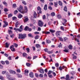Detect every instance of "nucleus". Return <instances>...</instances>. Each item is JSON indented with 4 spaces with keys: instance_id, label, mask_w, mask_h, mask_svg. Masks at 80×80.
Here are the masks:
<instances>
[{
    "instance_id": "nucleus-1",
    "label": "nucleus",
    "mask_w": 80,
    "mask_h": 80,
    "mask_svg": "<svg viewBox=\"0 0 80 80\" xmlns=\"http://www.w3.org/2000/svg\"><path fill=\"white\" fill-rule=\"evenodd\" d=\"M27 34L25 33L19 34L18 38L20 39H25L26 38H27Z\"/></svg>"
},
{
    "instance_id": "nucleus-2",
    "label": "nucleus",
    "mask_w": 80,
    "mask_h": 80,
    "mask_svg": "<svg viewBox=\"0 0 80 80\" xmlns=\"http://www.w3.org/2000/svg\"><path fill=\"white\" fill-rule=\"evenodd\" d=\"M22 27L23 25H21V26L19 27V29L14 28L13 29L14 30H15L16 32L17 31L20 32H21L23 30V28H22Z\"/></svg>"
},
{
    "instance_id": "nucleus-3",
    "label": "nucleus",
    "mask_w": 80,
    "mask_h": 80,
    "mask_svg": "<svg viewBox=\"0 0 80 80\" xmlns=\"http://www.w3.org/2000/svg\"><path fill=\"white\" fill-rule=\"evenodd\" d=\"M28 12V8L27 6L24 7V10L23 9L22 11L19 10V12L21 13L24 14Z\"/></svg>"
},
{
    "instance_id": "nucleus-4",
    "label": "nucleus",
    "mask_w": 80,
    "mask_h": 80,
    "mask_svg": "<svg viewBox=\"0 0 80 80\" xmlns=\"http://www.w3.org/2000/svg\"><path fill=\"white\" fill-rule=\"evenodd\" d=\"M37 13L38 15L42 13L41 8V7L38 6L37 8Z\"/></svg>"
},
{
    "instance_id": "nucleus-5",
    "label": "nucleus",
    "mask_w": 80,
    "mask_h": 80,
    "mask_svg": "<svg viewBox=\"0 0 80 80\" xmlns=\"http://www.w3.org/2000/svg\"><path fill=\"white\" fill-rule=\"evenodd\" d=\"M44 24V22H43L41 20L38 21V26L40 27H42L43 26V24Z\"/></svg>"
},
{
    "instance_id": "nucleus-6",
    "label": "nucleus",
    "mask_w": 80,
    "mask_h": 80,
    "mask_svg": "<svg viewBox=\"0 0 80 80\" xmlns=\"http://www.w3.org/2000/svg\"><path fill=\"white\" fill-rule=\"evenodd\" d=\"M3 22L5 24H4L3 26V28H6L8 25V23L6 21H3Z\"/></svg>"
},
{
    "instance_id": "nucleus-7",
    "label": "nucleus",
    "mask_w": 80,
    "mask_h": 80,
    "mask_svg": "<svg viewBox=\"0 0 80 80\" xmlns=\"http://www.w3.org/2000/svg\"><path fill=\"white\" fill-rule=\"evenodd\" d=\"M24 19L23 20V22L24 23L27 22L28 21V18L27 16L24 17Z\"/></svg>"
},
{
    "instance_id": "nucleus-8",
    "label": "nucleus",
    "mask_w": 80,
    "mask_h": 80,
    "mask_svg": "<svg viewBox=\"0 0 80 80\" xmlns=\"http://www.w3.org/2000/svg\"><path fill=\"white\" fill-rule=\"evenodd\" d=\"M38 70L41 73L43 74L44 73V70L42 68H40L39 69H38Z\"/></svg>"
},
{
    "instance_id": "nucleus-9",
    "label": "nucleus",
    "mask_w": 80,
    "mask_h": 80,
    "mask_svg": "<svg viewBox=\"0 0 80 80\" xmlns=\"http://www.w3.org/2000/svg\"><path fill=\"white\" fill-rule=\"evenodd\" d=\"M13 47V45H12L11 46L10 49H11V50L12 52H15V48Z\"/></svg>"
},
{
    "instance_id": "nucleus-10",
    "label": "nucleus",
    "mask_w": 80,
    "mask_h": 80,
    "mask_svg": "<svg viewBox=\"0 0 80 80\" xmlns=\"http://www.w3.org/2000/svg\"><path fill=\"white\" fill-rule=\"evenodd\" d=\"M9 72H10V73L13 74V75L16 74V72H15V71H13L12 70H9Z\"/></svg>"
},
{
    "instance_id": "nucleus-11",
    "label": "nucleus",
    "mask_w": 80,
    "mask_h": 80,
    "mask_svg": "<svg viewBox=\"0 0 80 80\" xmlns=\"http://www.w3.org/2000/svg\"><path fill=\"white\" fill-rule=\"evenodd\" d=\"M23 10V7L21 5L19 6V8L18 9V10L19 12H20V10L22 11Z\"/></svg>"
},
{
    "instance_id": "nucleus-12",
    "label": "nucleus",
    "mask_w": 80,
    "mask_h": 80,
    "mask_svg": "<svg viewBox=\"0 0 80 80\" xmlns=\"http://www.w3.org/2000/svg\"><path fill=\"white\" fill-rule=\"evenodd\" d=\"M61 33V32L60 31H57V32H56V35L57 36H60V33Z\"/></svg>"
},
{
    "instance_id": "nucleus-13",
    "label": "nucleus",
    "mask_w": 80,
    "mask_h": 80,
    "mask_svg": "<svg viewBox=\"0 0 80 80\" xmlns=\"http://www.w3.org/2000/svg\"><path fill=\"white\" fill-rule=\"evenodd\" d=\"M29 73V71L28 70H24V74L26 76H27Z\"/></svg>"
},
{
    "instance_id": "nucleus-14",
    "label": "nucleus",
    "mask_w": 80,
    "mask_h": 80,
    "mask_svg": "<svg viewBox=\"0 0 80 80\" xmlns=\"http://www.w3.org/2000/svg\"><path fill=\"white\" fill-rule=\"evenodd\" d=\"M29 76L31 78H33L34 77L33 75V73L32 72H30L29 73Z\"/></svg>"
},
{
    "instance_id": "nucleus-15",
    "label": "nucleus",
    "mask_w": 80,
    "mask_h": 80,
    "mask_svg": "<svg viewBox=\"0 0 80 80\" xmlns=\"http://www.w3.org/2000/svg\"><path fill=\"white\" fill-rule=\"evenodd\" d=\"M23 16L21 14H19L18 15V18L19 19H21L23 17Z\"/></svg>"
},
{
    "instance_id": "nucleus-16",
    "label": "nucleus",
    "mask_w": 80,
    "mask_h": 80,
    "mask_svg": "<svg viewBox=\"0 0 80 80\" xmlns=\"http://www.w3.org/2000/svg\"><path fill=\"white\" fill-rule=\"evenodd\" d=\"M22 56L25 58H27V54L25 52H23L22 54Z\"/></svg>"
},
{
    "instance_id": "nucleus-17",
    "label": "nucleus",
    "mask_w": 80,
    "mask_h": 80,
    "mask_svg": "<svg viewBox=\"0 0 80 80\" xmlns=\"http://www.w3.org/2000/svg\"><path fill=\"white\" fill-rule=\"evenodd\" d=\"M36 48H37L38 49L40 48H41L40 45H39V44H36Z\"/></svg>"
},
{
    "instance_id": "nucleus-18",
    "label": "nucleus",
    "mask_w": 80,
    "mask_h": 80,
    "mask_svg": "<svg viewBox=\"0 0 80 80\" xmlns=\"http://www.w3.org/2000/svg\"><path fill=\"white\" fill-rule=\"evenodd\" d=\"M47 5L45 4L44 7L43 9L44 10H47Z\"/></svg>"
},
{
    "instance_id": "nucleus-19",
    "label": "nucleus",
    "mask_w": 80,
    "mask_h": 80,
    "mask_svg": "<svg viewBox=\"0 0 80 80\" xmlns=\"http://www.w3.org/2000/svg\"><path fill=\"white\" fill-rule=\"evenodd\" d=\"M57 17L58 18V19H60L62 18L61 15L59 14H58V15H57Z\"/></svg>"
},
{
    "instance_id": "nucleus-20",
    "label": "nucleus",
    "mask_w": 80,
    "mask_h": 80,
    "mask_svg": "<svg viewBox=\"0 0 80 80\" xmlns=\"http://www.w3.org/2000/svg\"><path fill=\"white\" fill-rule=\"evenodd\" d=\"M63 10H64V11H65L66 12H67V11H68L67 8V7L66 6H65L64 7Z\"/></svg>"
},
{
    "instance_id": "nucleus-21",
    "label": "nucleus",
    "mask_w": 80,
    "mask_h": 80,
    "mask_svg": "<svg viewBox=\"0 0 80 80\" xmlns=\"http://www.w3.org/2000/svg\"><path fill=\"white\" fill-rule=\"evenodd\" d=\"M68 48L70 50H72V45H70L68 47Z\"/></svg>"
},
{
    "instance_id": "nucleus-22",
    "label": "nucleus",
    "mask_w": 80,
    "mask_h": 80,
    "mask_svg": "<svg viewBox=\"0 0 80 80\" xmlns=\"http://www.w3.org/2000/svg\"><path fill=\"white\" fill-rule=\"evenodd\" d=\"M8 34L9 35H11L12 34V31L11 30H8Z\"/></svg>"
},
{
    "instance_id": "nucleus-23",
    "label": "nucleus",
    "mask_w": 80,
    "mask_h": 80,
    "mask_svg": "<svg viewBox=\"0 0 80 80\" xmlns=\"http://www.w3.org/2000/svg\"><path fill=\"white\" fill-rule=\"evenodd\" d=\"M5 47L6 48H8L9 47V44L8 43V42H6L5 44Z\"/></svg>"
},
{
    "instance_id": "nucleus-24",
    "label": "nucleus",
    "mask_w": 80,
    "mask_h": 80,
    "mask_svg": "<svg viewBox=\"0 0 80 80\" xmlns=\"http://www.w3.org/2000/svg\"><path fill=\"white\" fill-rule=\"evenodd\" d=\"M50 32H51L52 33H54L55 32V30H53L52 29H50L49 30Z\"/></svg>"
},
{
    "instance_id": "nucleus-25",
    "label": "nucleus",
    "mask_w": 80,
    "mask_h": 80,
    "mask_svg": "<svg viewBox=\"0 0 80 80\" xmlns=\"http://www.w3.org/2000/svg\"><path fill=\"white\" fill-rule=\"evenodd\" d=\"M12 17V14L10 13V14H9L8 15V18H11Z\"/></svg>"
},
{
    "instance_id": "nucleus-26",
    "label": "nucleus",
    "mask_w": 80,
    "mask_h": 80,
    "mask_svg": "<svg viewBox=\"0 0 80 80\" xmlns=\"http://www.w3.org/2000/svg\"><path fill=\"white\" fill-rule=\"evenodd\" d=\"M46 42L47 43L49 44L51 42V41L49 39H47L46 40Z\"/></svg>"
},
{
    "instance_id": "nucleus-27",
    "label": "nucleus",
    "mask_w": 80,
    "mask_h": 80,
    "mask_svg": "<svg viewBox=\"0 0 80 80\" xmlns=\"http://www.w3.org/2000/svg\"><path fill=\"white\" fill-rule=\"evenodd\" d=\"M28 36L29 37H31L32 38H33V36L32 35V34L31 33L28 34Z\"/></svg>"
},
{
    "instance_id": "nucleus-28",
    "label": "nucleus",
    "mask_w": 80,
    "mask_h": 80,
    "mask_svg": "<svg viewBox=\"0 0 80 80\" xmlns=\"http://www.w3.org/2000/svg\"><path fill=\"white\" fill-rule=\"evenodd\" d=\"M35 39H38L39 38V36L38 35H36V37H35Z\"/></svg>"
},
{
    "instance_id": "nucleus-29",
    "label": "nucleus",
    "mask_w": 80,
    "mask_h": 80,
    "mask_svg": "<svg viewBox=\"0 0 80 80\" xmlns=\"http://www.w3.org/2000/svg\"><path fill=\"white\" fill-rule=\"evenodd\" d=\"M37 16V14L35 12H34V18H36V16Z\"/></svg>"
},
{
    "instance_id": "nucleus-30",
    "label": "nucleus",
    "mask_w": 80,
    "mask_h": 80,
    "mask_svg": "<svg viewBox=\"0 0 80 80\" xmlns=\"http://www.w3.org/2000/svg\"><path fill=\"white\" fill-rule=\"evenodd\" d=\"M28 28H29L28 26H26L24 30H25L26 31H27L28 30Z\"/></svg>"
},
{
    "instance_id": "nucleus-31",
    "label": "nucleus",
    "mask_w": 80,
    "mask_h": 80,
    "mask_svg": "<svg viewBox=\"0 0 80 80\" xmlns=\"http://www.w3.org/2000/svg\"><path fill=\"white\" fill-rule=\"evenodd\" d=\"M4 11L5 12H7L8 11V9L7 8H4Z\"/></svg>"
},
{
    "instance_id": "nucleus-32",
    "label": "nucleus",
    "mask_w": 80,
    "mask_h": 80,
    "mask_svg": "<svg viewBox=\"0 0 80 80\" xmlns=\"http://www.w3.org/2000/svg\"><path fill=\"white\" fill-rule=\"evenodd\" d=\"M3 4L4 5H5V6H6V7L7 6L8 4H7V3L6 2H5V1L3 2Z\"/></svg>"
},
{
    "instance_id": "nucleus-33",
    "label": "nucleus",
    "mask_w": 80,
    "mask_h": 80,
    "mask_svg": "<svg viewBox=\"0 0 80 80\" xmlns=\"http://www.w3.org/2000/svg\"><path fill=\"white\" fill-rule=\"evenodd\" d=\"M51 16L52 17H53L55 16V12H52L51 13Z\"/></svg>"
},
{
    "instance_id": "nucleus-34",
    "label": "nucleus",
    "mask_w": 80,
    "mask_h": 80,
    "mask_svg": "<svg viewBox=\"0 0 80 80\" xmlns=\"http://www.w3.org/2000/svg\"><path fill=\"white\" fill-rule=\"evenodd\" d=\"M54 4L55 7H57L58 6V3L57 2H54Z\"/></svg>"
},
{
    "instance_id": "nucleus-35",
    "label": "nucleus",
    "mask_w": 80,
    "mask_h": 80,
    "mask_svg": "<svg viewBox=\"0 0 80 80\" xmlns=\"http://www.w3.org/2000/svg\"><path fill=\"white\" fill-rule=\"evenodd\" d=\"M19 23L18 22H16L15 24V27L16 28H17L18 26V25Z\"/></svg>"
},
{
    "instance_id": "nucleus-36",
    "label": "nucleus",
    "mask_w": 80,
    "mask_h": 80,
    "mask_svg": "<svg viewBox=\"0 0 80 80\" xmlns=\"http://www.w3.org/2000/svg\"><path fill=\"white\" fill-rule=\"evenodd\" d=\"M76 73L74 71H72V72L70 73L71 75L72 76H73L74 74H75Z\"/></svg>"
},
{
    "instance_id": "nucleus-37",
    "label": "nucleus",
    "mask_w": 80,
    "mask_h": 80,
    "mask_svg": "<svg viewBox=\"0 0 80 80\" xmlns=\"http://www.w3.org/2000/svg\"><path fill=\"white\" fill-rule=\"evenodd\" d=\"M58 4L60 6H62V2L60 1H59L58 2Z\"/></svg>"
},
{
    "instance_id": "nucleus-38",
    "label": "nucleus",
    "mask_w": 80,
    "mask_h": 80,
    "mask_svg": "<svg viewBox=\"0 0 80 80\" xmlns=\"http://www.w3.org/2000/svg\"><path fill=\"white\" fill-rule=\"evenodd\" d=\"M18 78H21L22 77V75L21 74H18L17 75Z\"/></svg>"
},
{
    "instance_id": "nucleus-39",
    "label": "nucleus",
    "mask_w": 80,
    "mask_h": 80,
    "mask_svg": "<svg viewBox=\"0 0 80 80\" xmlns=\"http://www.w3.org/2000/svg\"><path fill=\"white\" fill-rule=\"evenodd\" d=\"M69 78L70 77L69 76V74L66 75V78H65V79H69Z\"/></svg>"
},
{
    "instance_id": "nucleus-40",
    "label": "nucleus",
    "mask_w": 80,
    "mask_h": 80,
    "mask_svg": "<svg viewBox=\"0 0 80 80\" xmlns=\"http://www.w3.org/2000/svg\"><path fill=\"white\" fill-rule=\"evenodd\" d=\"M44 77V75L42 74H40L39 75V78H43Z\"/></svg>"
},
{
    "instance_id": "nucleus-41",
    "label": "nucleus",
    "mask_w": 80,
    "mask_h": 80,
    "mask_svg": "<svg viewBox=\"0 0 80 80\" xmlns=\"http://www.w3.org/2000/svg\"><path fill=\"white\" fill-rule=\"evenodd\" d=\"M64 38V42H66V41L68 40V38L67 37H65L63 38Z\"/></svg>"
},
{
    "instance_id": "nucleus-42",
    "label": "nucleus",
    "mask_w": 80,
    "mask_h": 80,
    "mask_svg": "<svg viewBox=\"0 0 80 80\" xmlns=\"http://www.w3.org/2000/svg\"><path fill=\"white\" fill-rule=\"evenodd\" d=\"M7 78L8 79H10V75L9 74H8L6 75Z\"/></svg>"
},
{
    "instance_id": "nucleus-43",
    "label": "nucleus",
    "mask_w": 80,
    "mask_h": 80,
    "mask_svg": "<svg viewBox=\"0 0 80 80\" xmlns=\"http://www.w3.org/2000/svg\"><path fill=\"white\" fill-rule=\"evenodd\" d=\"M55 66L57 68H58L59 67V64L58 63H56L55 64Z\"/></svg>"
},
{
    "instance_id": "nucleus-44",
    "label": "nucleus",
    "mask_w": 80,
    "mask_h": 80,
    "mask_svg": "<svg viewBox=\"0 0 80 80\" xmlns=\"http://www.w3.org/2000/svg\"><path fill=\"white\" fill-rule=\"evenodd\" d=\"M26 50L27 51L28 53H29L30 52V49L29 48H26Z\"/></svg>"
},
{
    "instance_id": "nucleus-45",
    "label": "nucleus",
    "mask_w": 80,
    "mask_h": 80,
    "mask_svg": "<svg viewBox=\"0 0 80 80\" xmlns=\"http://www.w3.org/2000/svg\"><path fill=\"white\" fill-rule=\"evenodd\" d=\"M4 79V78L2 76H0V79L1 80H3Z\"/></svg>"
},
{
    "instance_id": "nucleus-46",
    "label": "nucleus",
    "mask_w": 80,
    "mask_h": 80,
    "mask_svg": "<svg viewBox=\"0 0 80 80\" xmlns=\"http://www.w3.org/2000/svg\"><path fill=\"white\" fill-rule=\"evenodd\" d=\"M22 3L24 5H27V3L25 1H23L22 2Z\"/></svg>"
},
{
    "instance_id": "nucleus-47",
    "label": "nucleus",
    "mask_w": 80,
    "mask_h": 80,
    "mask_svg": "<svg viewBox=\"0 0 80 80\" xmlns=\"http://www.w3.org/2000/svg\"><path fill=\"white\" fill-rule=\"evenodd\" d=\"M52 72V71H50V70L47 73V74H48V75H50L51 74Z\"/></svg>"
},
{
    "instance_id": "nucleus-48",
    "label": "nucleus",
    "mask_w": 80,
    "mask_h": 80,
    "mask_svg": "<svg viewBox=\"0 0 80 80\" xmlns=\"http://www.w3.org/2000/svg\"><path fill=\"white\" fill-rule=\"evenodd\" d=\"M18 12V11L17 10H16L15 11H14V14H16Z\"/></svg>"
},
{
    "instance_id": "nucleus-49",
    "label": "nucleus",
    "mask_w": 80,
    "mask_h": 80,
    "mask_svg": "<svg viewBox=\"0 0 80 80\" xmlns=\"http://www.w3.org/2000/svg\"><path fill=\"white\" fill-rule=\"evenodd\" d=\"M59 40L61 41H63V38H62L61 37H59Z\"/></svg>"
},
{
    "instance_id": "nucleus-50",
    "label": "nucleus",
    "mask_w": 80,
    "mask_h": 80,
    "mask_svg": "<svg viewBox=\"0 0 80 80\" xmlns=\"http://www.w3.org/2000/svg\"><path fill=\"white\" fill-rule=\"evenodd\" d=\"M26 65L28 67H30V64L29 63H26Z\"/></svg>"
},
{
    "instance_id": "nucleus-51",
    "label": "nucleus",
    "mask_w": 80,
    "mask_h": 80,
    "mask_svg": "<svg viewBox=\"0 0 80 80\" xmlns=\"http://www.w3.org/2000/svg\"><path fill=\"white\" fill-rule=\"evenodd\" d=\"M63 51L66 53L68 52V50L67 49H64V50H63Z\"/></svg>"
},
{
    "instance_id": "nucleus-52",
    "label": "nucleus",
    "mask_w": 80,
    "mask_h": 80,
    "mask_svg": "<svg viewBox=\"0 0 80 80\" xmlns=\"http://www.w3.org/2000/svg\"><path fill=\"white\" fill-rule=\"evenodd\" d=\"M5 62L6 63L7 65L9 64V62L8 61H5Z\"/></svg>"
},
{
    "instance_id": "nucleus-53",
    "label": "nucleus",
    "mask_w": 80,
    "mask_h": 80,
    "mask_svg": "<svg viewBox=\"0 0 80 80\" xmlns=\"http://www.w3.org/2000/svg\"><path fill=\"white\" fill-rule=\"evenodd\" d=\"M10 36L11 37V38H14V34H12V35H10Z\"/></svg>"
},
{
    "instance_id": "nucleus-54",
    "label": "nucleus",
    "mask_w": 80,
    "mask_h": 80,
    "mask_svg": "<svg viewBox=\"0 0 80 80\" xmlns=\"http://www.w3.org/2000/svg\"><path fill=\"white\" fill-rule=\"evenodd\" d=\"M35 76H36V77L37 78H38L39 75L38 73H35Z\"/></svg>"
},
{
    "instance_id": "nucleus-55",
    "label": "nucleus",
    "mask_w": 80,
    "mask_h": 80,
    "mask_svg": "<svg viewBox=\"0 0 80 80\" xmlns=\"http://www.w3.org/2000/svg\"><path fill=\"white\" fill-rule=\"evenodd\" d=\"M44 50L45 52H48V49L47 48H46L44 49Z\"/></svg>"
},
{
    "instance_id": "nucleus-56",
    "label": "nucleus",
    "mask_w": 80,
    "mask_h": 80,
    "mask_svg": "<svg viewBox=\"0 0 80 80\" xmlns=\"http://www.w3.org/2000/svg\"><path fill=\"white\" fill-rule=\"evenodd\" d=\"M16 4H13V5H12V8H15L16 7Z\"/></svg>"
},
{
    "instance_id": "nucleus-57",
    "label": "nucleus",
    "mask_w": 80,
    "mask_h": 80,
    "mask_svg": "<svg viewBox=\"0 0 80 80\" xmlns=\"http://www.w3.org/2000/svg\"><path fill=\"white\" fill-rule=\"evenodd\" d=\"M77 58V57L75 56H74V57H73L72 58V59H76Z\"/></svg>"
},
{
    "instance_id": "nucleus-58",
    "label": "nucleus",
    "mask_w": 80,
    "mask_h": 80,
    "mask_svg": "<svg viewBox=\"0 0 80 80\" xmlns=\"http://www.w3.org/2000/svg\"><path fill=\"white\" fill-rule=\"evenodd\" d=\"M52 73L53 75L54 76H55L56 75V73L55 72H52Z\"/></svg>"
},
{
    "instance_id": "nucleus-59",
    "label": "nucleus",
    "mask_w": 80,
    "mask_h": 80,
    "mask_svg": "<svg viewBox=\"0 0 80 80\" xmlns=\"http://www.w3.org/2000/svg\"><path fill=\"white\" fill-rule=\"evenodd\" d=\"M4 56L6 57H8V54L7 53H5L4 54Z\"/></svg>"
},
{
    "instance_id": "nucleus-60",
    "label": "nucleus",
    "mask_w": 80,
    "mask_h": 80,
    "mask_svg": "<svg viewBox=\"0 0 80 80\" xmlns=\"http://www.w3.org/2000/svg\"><path fill=\"white\" fill-rule=\"evenodd\" d=\"M59 69L60 71H62V67L61 66H59Z\"/></svg>"
},
{
    "instance_id": "nucleus-61",
    "label": "nucleus",
    "mask_w": 80,
    "mask_h": 80,
    "mask_svg": "<svg viewBox=\"0 0 80 80\" xmlns=\"http://www.w3.org/2000/svg\"><path fill=\"white\" fill-rule=\"evenodd\" d=\"M28 31H29V32H31L32 31V29L31 28H29L27 30Z\"/></svg>"
},
{
    "instance_id": "nucleus-62",
    "label": "nucleus",
    "mask_w": 80,
    "mask_h": 80,
    "mask_svg": "<svg viewBox=\"0 0 80 80\" xmlns=\"http://www.w3.org/2000/svg\"><path fill=\"white\" fill-rule=\"evenodd\" d=\"M50 32L48 31H47V32H46V33H45L46 34H50Z\"/></svg>"
},
{
    "instance_id": "nucleus-63",
    "label": "nucleus",
    "mask_w": 80,
    "mask_h": 80,
    "mask_svg": "<svg viewBox=\"0 0 80 80\" xmlns=\"http://www.w3.org/2000/svg\"><path fill=\"white\" fill-rule=\"evenodd\" d=\"M1 63L3 65H4L5 64V62H3V61H1Z\"/></svg>"
},
{
    "instance_id": "nucleus-64",
    "label": "nucleus",
    "mask_w": 80,
    "mask_h": 80,
    "mask_svg": "<svg viewBox=\"0 0 80 80\" xmlns=\"http://www.w3.org/2000/svg\"><path fill=\"white\" fill-rule=\"evenodd\" d=\"M48 9H49L50 10H52V8L51 6L48 7Z\"/></svg>"
}]
</instances>
